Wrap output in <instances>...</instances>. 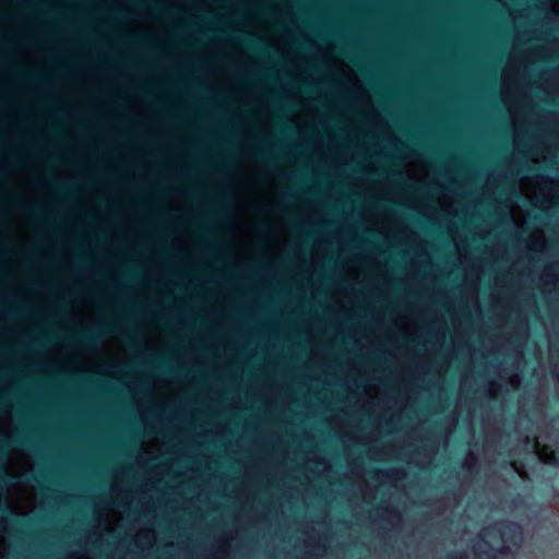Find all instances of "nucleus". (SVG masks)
I'll use <instances>...</instances> for the list:
<instances>
[{
	"label": "nucleus",
	"instance_id": "obj_1",
	"mask_svg": "<svg viewBox=\"0 0 559 559\" xmlns=\"http://www.w3.org/2000/svg\"><path fill=\"white\" fill-rule=\"evenodd\" d=\"M117 330L118 325L116 323L105 322L97 329H85L81 331L73 340L85 347H93L99 342L102 336L112 334Z\"/></svg>",
	"mask_w": 559,
	"mask_h": 559
},
{
	"label": "nucleus",
	"instance_id": "obj_2",
	"mask_svg": "<svg viewBox=\"0 0 559 559\" xmlns=\"http://www.w3.org/2000/svg\"><path fill=\"white\" fill-rule=\"evenodd\" d=\"M521 526L519 523L510 520H502L497 524L490 525L488 534L496 536L498 533L504 542L511 540L513 537L520 535Z\"/></svg>",
	"mask_w": 559,
	"mask_h": 559
},
{
	"label": "nucleus",
	"instance_id": "obj_3",
	"mask_svg": "<svg viewBox=\"0 0 559 559\" xmlns=\"http://www.w3.org/2000/svg\"><path fill=\"white\" fill-rule=\"evenodd\" d=\"M239 38L242 44L250 47L251 49L259 50L261 53L269 52L261 41L250 37L248 34H241Z\"/></svg>",
	"mask_w": 559,
	"mask_h": 559
},
{
	"label": "nucleus",
	"instance_id": "obj_4",
	"mask_svg": "<svg viewBox=\"0 0 559 559\" xmlns=\"http://www.w3.org/2000/svg\"><path fill=\"white\" fill-rule=\"evenodd\" d=\"M0 443L3 444L4 447L9 448V447H13V445H28V447H32V443L29 440L25 439V438H20V437H13V438H10V439H0Z\"/></svg>",
	"mask_w": 559,
	"mask_h": 559
},
{
	"label": "nucleus",
	"instance_id": "obj_5",
	"mask_svg": "<svg viewBox=\"0 0 559 559\" xmlns=\"http://www.w3.org/2000/svg\"><path fill=\"white\" fill-rule=\"evenodd\" d=\"M445 559H467V557L464 552H450Z\"/></svg>",
	"mask_w": 559,
	"mask_h": 559
},
{
	"label": "nucleus",
	"instance_id": "obj_6",
	"mask_svg": "<svg viewBox=\"0 0 559 559\" xmlns=\"http://www.w3.org/2000/svg\"><path fill=\"white\" fill-rule=\"evenodd\" d=\"M52 186L58 189L59 191H67L68 190V186H66L64 183L60 182V181H52Z\"/></svg>",
	"mask_w": 559,
	"mask_h": 559
},
{
	"label": "nucleus",
	"instance_id": "obj_7",
	"mask_svg": "<svg viewBox=\"0 0 559 559\" xmlns=\"http://www.w3.org/2000/svg\"><path fill=\"white\" fill-rule=\"evenodd\" d=\"M255 157L261 160L271 158V156L269 155V153L266 151L257 152Z\"/></svg>",
	"mask_w": 559,
	"mask_h": 559
},
{
	"label": "nucleus",
	"instance_id": "obj_8",
	"mask_svg": "<svg viewBox=\"0 0 559 559\" xmlns=\"http://www.w3.org/2000/svg\"><path fill=\"white\" fill-rule=\"evenodd\" d=\"M497 552H499L500 555H508L510 552V548L507 546H502L497 549Z\"/></svg>",
	"mask_w": 559,
	"mask_h": 559
},
{
	"label": "nucleus",
	"instance_id": "obj_9",
	"mask_svg": "<svg viewBox=\"0 0 559 559\" xmlns=\"http://www.w3.org/2000/svg\"><path fill=\"white\" fill-rule=\"evenodd\" d=\"M20 210H21L22 212H24V213H28V214H31V215H35L34 211H33L32 209L27 207V206L21 205V206H20Z\"/></svg>",
	"mask_w": 559,
	"mask_h": 559
},
{
	"label": "nucleus",
	"instance_id": "obj_10",
	"mask_svg": "<svg viewBox=\"0 0 559 559\" xmlns=\"http://www.w3.org/2000/svg\"><path fill=\"white\" fill-rule=\"evenodd\" d=\"M483 554L486 555L488 558H493L492 556H490L488 551H484Z\"/></svg>",
	"mask_w": 559,
	"mask_h": 559
},
{
	"label": "nucleus",
	"instance_id": "obj_11",
	"mask_svg": "<svg viewBox=\"0 0 559 559\" xmlns=\"http://www.w3.org/2000/svg\"><path fill=\"white\" fill-rule=\"evenodd\" d=\"M471 459H472L473 461H475V460H476L474 454H471Z\"/></svg>",
	"mask_w": 559,
	"mask_h": 559
},
{
	"label": "nucleus",
	"instance_id": "obj_12",
	"mask_svg": "<svg viewBox=\"0 0 559 559\" xmlns=\"http://www.w3.org/2000/svg\"><path fill=\"white\" fill-rule=\"evenodd\" d=\"M4 511H5V510H4L3 508H1V507H0V513H1V512H4Z\"/></svg>",
	"mask_w": 559,
	"mask_h": 559
}]
</instances>
